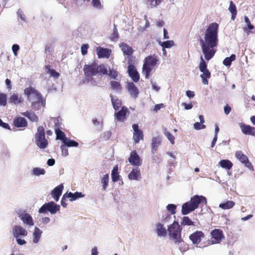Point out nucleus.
<instances>
[{
  "mask_svg": "<svg viewBox=\"0 0 255 255\" xmlns=\"http://www.w3.org/2000/svg\"><path fill=\"white\" fill-rule=\"evenodd\" d=\"M218 23H211L206 30L204 39L200 38L199 40L202 52L207 61L211 59L216 52L217 50L215 48L218 43Z\"/></svg>",
  "mask_w": 255,
  "mask_h": 255,
  "instance_id": "obj_1",
  "label": "nucleus"
},
{
  "mask_svg": "<svg viewBox=\"0 0 255 255\" xmlns=\"http://www.w3.org/2000/svg\"><path fill=\"white\" fill-rule=\"evenodd\" d=\"M207 203L206 198L203 196L194 195L190 200L183 204L182 206L181 212L184 215H187L191 212L198 208L200 204L206 205Z\"/></svg>",
  "mask_w": 255,
  "mask_h": 255,
  "instance_id": "obj_2",
  "label": "nucleus"
},
{
  "mask_svg": "<svg viewBox=\"0 0 255 255\" xmlns=\"http://www.w3.org/2000/svg\"><path fill=\"white\" fill-rule=\"evenodd\" d=\"M83 71L85 75L88 77H92L97 74H108L107 67L104 64H98L94 61L91 64H85L84 66Z\"/></svg>",
  "mask_w": 255,
  "mask_h": 255,
  "instance_id": "obj_3",
  "label": "nucleus"
},
{
  "mask_svg": "<svg viewBox=\"0 0 255 255\" xmlns=\"http://www.w3.org/2000/svg\"><path fill=\"white\" fill-rule=\"evenodd\" d=\"M182 228L177 221L168 226L167 231L170 239L173 240L175 244H178L183 242L181 238Z\"/></svg>",
  "mask_w": 255,
  "mask_h": 255,
  "instance_id": "obj_4",
  "label": "nucleus"
},
{
  "mask_svg": "<svg viewBox=\"0 0 255 255\" xmlns=\"http://www.w3.org/2000/svg\"><path fill=\"white\" fill-rule=\"evenodd\" d=\"M24 94L26 96L27 100L32 102V106L34 108L39 103H42V97L40 92L34 88L30 86L24 90Z\"/></svg>",
  "mask_w": 255,
  "mask_h": 255,
  "instance_id": "obj_5",
  "label": "nucleus"
},
{
  "mask_svg": "<svg viewBox=\"0 0 255 255\" xmlns=\"http://www.w3.org/2000/svg\"><path fill=\"white\" fill-rule=\"evenodd\" d=\"M157 61V56L155 55L148 56L144 59L142 73L144 75L145 79H149L150 73L156 65Z\"/></svg>",
  "mask_w": 255,
  "mask_h": 255,
  "instance_id": "obj_6",
  "label": "nucleus"
},
{
  "mask_svg": "<svg viewBox=\"0 0 255 255\" xmlns=\"http://www.w3.org/2000/svg\"><path fill=\"white\" fill-rule=\"evenodd\" d=\"M35 142L41 149H44L48 144V142L45 138V129L42 126L37 128V132L35 134Z\"/></svg>",
  "mask_w": 255,
  "mask_h": 255,
  "instance_id": "obj_7",
  "label": "nucleus"
},
{
  "mask_svg": "<svg viewBox=\"0 0 255 255\" xmlns=\"http://www.w3.org/2000/svg\"><path fill=\"white\" fill-rule=\"evenodd\" d=\"M27 231L20 225H15L12 228V234L16 238L17 244L19 245H23L26 244L24 240L21 239L20 237H25L27 235Z\"/></svg>",
  "mask_w": 255,
  "mask_h": 255,
  "instance_id": "obj_8",
  "label": "nucleus"
},
{
  "mask_svg": "<svg viewBox=\"0 0 255 255\" xmlns=\"http://www.w3.org/2000/svg\"><path fill=\"white\" fill-rule=\"evenodd\" d=\"M200 71L203 73L200 75L202 83L204 85H208V79L211 78V73L207 69V65L202 56L200 58V62L199 66Z\"/></svg>",
  "mask_w": 255,
  "mask_h": 255,
  "instance_id": "obj_9",
  "label": "nucleus"
},
{
  "mask_svg": "<svg viewBox=\"0 0 255 255\" xmlns=\"http://www.w3.org/2000/svg\"><path fill=\"white\" fill-rule=\"evenodd\" d=\"M60 205L51 201L43 204L39 209L38 212L40 214H45L49 212L51 214H55L60 210Z\"/></svg>",
  "mask_w": 255,
  "mask_h": 255,
  "instance_id": "obj_10",
  "label": "nucleus"
},
{
  "mask_svg": "<svg viewBox=\"0 0 255 255\" xmlns=\"http://www.w3.org/2000/svg\"><path fill=\"white\" fill-rule=\"evenodd\" d=\"M120 47L124 55L127 56L128 58V63H132V59L134 58L132 56L134 50L132 48L125 42H122L120 44Z\"/></svg>",
  "mask_w": 255,
  "mask_h": 255,
  "instance_id": "obj_11",
  "label": "nucleus"
},
{
  "mask_svg": "<svg viewBox=\"0 0 255 255\" xmlns=\"http://www.w3.org/2000/svg\"><path fill=\"white\" fill-rule=\"evenodd\" d=\"M133 129V140L135 144L139 143L140 140H143L144 138V135L143 131L141 129L139 128L137 124H133L132 126Z\"/></svg>",
  "mask_w": 255,
  "mask_h": 255,
  "instance_id": "obj_12",
  "label": "nucleus"
},
{
  "mask_svg": "<svg viewBox=\"0 0 255 255\" xmlns=\"http://www.w3.org/2000/svg\"><path fill=\"white\" fill-rule=\"evenodd\" d=\"M212 238L213 239L212 241L213 244H219L222 240L224 238L223 232L221 229H215L213 230L211 232Z\"/></svg>",
  "mask_w": 255,
  "mask_h": 255,
  "instance_id": "obj_13",
  "label": "nucleus"
},
{
  "mask_svg": "<svg viewBox=\"0 0 255 255\" xmlns=\"http://www.w3.org/2000/svg\"><path fill=\"white\" fill-rule=\"evenodd\" d=\"M128 161L131 165L136 166H140L142 164V160L135 150L131 152L128 158Z\"/></svg>",
  "mask_w": 255,
  "mask_h": 255,
  "instance_id": "obj_14",
  "label": "nucleus"
},
{
  "mask_svg": "<svg viewBox=\"0 0 255 255\" xmlns=\"http://www.w3.org/2000/svg\"><path fill=\"white\" fill-rule=\"evenodd\" d=\"M128 71L129 77L135 82H137L139 80V74L137 71L134 66L129 64L128 67Z\"/></svg>",
  "mask_w": 255,
  "mask_h": 255,
  "instance_id": "obj_15",
  "label": "nucleus"
},
{
  "mask_svg": "<svg viewBox=\"0 0 255 255\" xmlns=\"http://www.w3.org/2000/svg\"><path fill=\"white\" fill-rule=\"evenodd\" d=\"M97 54L99 58L110 57L111 54V50L101 47L100 46L97 48L96 49Z\"/></svg>",
  "mask_w": 255,
  "mask_h": 255,
  "instance_id": "obj_16",
  "label": "nucleus"
},
{
  "mask_svg": "<svg viewBox=\"0 0 255 255\" xmlns=\"http://www.w3.org/2000/svg\"><path fill=\"white\" fill-rule=\"evenodd\" d=\"M235 156L236 158L242 163H244L246 166L249 167L251 166V163L249 161L248 157L244 154L242 151H237L235 153Z\"/></svg>",
  "mask_w": 255,
  "mask_h": 255,
  "instance_id": "obj_17",
  "label": "nucleus"
},
{
  "mask_svg": "<svg viewBox=\"0 0 255 255\" xmlns=\"http://www.w3.org/2000/svg\"><path fill=\"white\" fill-rule=\"evenodd\" d=\"M240 128L242 132L245 134L251 135L255 136V128L246 125L244 123L240 124Z\"/></svg>",
  "mask_w": 255,
  "mask_h": 255,
  "instance_id": "obj_18",
  "label": "nucleus"
},
{
  "mask_svg": "<svg viewBox=\"0 0 255 255\" xmlns=\"http://www.w3.org/2000/svg\"><path fill=\"white\" fill-rule=\"evenodd\" d=\"M204 237V234L202 231H196L190 235L189 239L193 244H198Z\"/></svg>",
  "mask_w": 255,
  "mask_h": 255,
  "instance_id": "obj_19",
  "label": "nucleus"
},
{
  "mask_svg": "<svg viewBox=\"0 0 255 255\" xmlns=\"http://www.w3.org/2000/svg\"><path fill=\"white\" fill-rule=\"evenodd\" d=\"M18 216L24 224L30 226L33 225L32 218L29 214L23 212L19 214Z\"/></svg>",
  "mask_w": 255,
  "mask_h": 255,
  "instance_id": "obj_20",
  "label": "nucleus"
},
{
  "mask_svg": "<svg viewBox=\"0 0 255 255\" xmlns=\"http://www.w3.org/2000/svg\"><path fill=\"white\" fill-rule=\"evenodd\" d=\"M128 111V109L127 107H122L120 111L115 113L116 119L120 122H123L126 119Z\"/></svg>",
  "mask_w": 255,
  "mask_h": 255,
  "instance_id": "obj_21",
  "label": "nucleus"
},
{
  "mask_svg": "<svg viewBox=\"0 0 255 255\" xmlns=\"http://www.w3.org/2000/svg\"><path fill=\"white\" fill-rule=\"evenodd\" d=\"M63 188V185L62 184H60L51 191V195L56 201H58L59 200Z\"/></svg>",
  "mask_w": 255,
  "mask_h": 255,
  "instance_id": "obj_22",
  "label": "nucleus"
},
{
  "mask_svg": "<svg viewBox=\"0 0 255 255\" xmlns=\"http://www.w3.org/2000/svg\"><path fill=\"white\" fill-rule=\"evenodd\" d=\"M13 125L18 128H25L27 126V123L24 118L16 117L13 121Z\"/></svg>",
  "mask_w": 255,
  "mask_h": 255,
  "instance_id": "obj_23",
  "label": "nucleus"
},
{
  "mask_svg": "<svg viewBox=\"0 0 255 255\" xmlns=\"http://www.w3.org/2000/svg\"><path fill=\"white\" fill-rule=\"evenodd\" d=\"M128 89L132 97L136 98L138 96L139 91L133 83L129 82L128 84Z\"/></svg>",
  "mask_w": 255,
  "mask_h": 255,
  "instance_id": "obj_24",
  "label": "nucleus"
},
{
  "mask_svg": "<svg viewBox=\"0 0 255 255\" xmlns=\"http://www.w3.org/2000/svg\"><path fill=\"white\" fill-rule=\"evenodd\" d=\"M128 177L130 180H138L141 178V174L139 168H133L128 175Z\"/></svg>",
  "mask_w": 255,
  "mask_h": 255,
  "instance_id": "obj_25",
  "label": "nucleus"
},
{
  "mask_svg": "<svg viewBox=\"0 0 255 255\" xmlns=\"http://www.w3.org/2000/svg\"><path fill=\"white\" fill-rule=\"evenodd\" d=\"M156 232L158 236L165 237L167 234V231L163 224L158 223L156 224Z\"/></svg>",
  "mask_w": 255,
  "mask_h": 255,
  "instance_id": "obj_26",
  "label": "nucleus"
},
{
  "mask_svg": "<svg viewBox=\"0 0 255 255\" xmlns=\"http://www.w3.org/2000/svg\"><path fill=\"white\" fill-rule=\"evenodd\" d=\"M9 102L15 105L20 104L22 102L23 99L21 96L18 94H13L9 99Z\"/></svg>",
  "mask_w": 255,
  "mask_h": 255,
  "instance_id": "obj_27",
  "label": "nucleus"
},
{
  "mask_svg": "<svg viewBox=\"0 0 255 255\" xmlns=\"http://www.w3.org/2000/svg\"><path fill=\"white\" fill-rule=\"evenodd\" d=\"M219 164L222 168L227 170L231 169L233 166L232 162L228 159L221 160Z\"/></svg>",
  "mask_w": 255,
  "mask_h": 255,
  "instance_id": "obj_28",
  "label": "nucleus"
},
{
  "mask_svg": "<svg viewBox=\"0 0 255 255\" xmlns=\"http://www.w3.org/2000/svg\"><path fill=\"white\" fill-rule=\"evenodd\" d=\"M228 10L232 14L231 19L234 20L237 14V10L235 4L232 0L230 1V5Z\"/></svg>",
  "mask_w": 255,
  "mask_h": 255,
  "instance_id": "obj_29",
  "label": "nucleus"
},
{
  "mask_svg": "<svg viewBox=\"0 0 255 255\" xmlns=\"http://www.w3.org/2000/svg\"><path fill=\"white\" fill-rule=\"evenodd\" d=\"M23 116L28 118L31 122H37L38 121V118L33 112H26L22 114Z\"/></svg>",
  "mask_w": 255,
  "mask_h": 255,
  "instance_id": "obj_30",
  "label": "nucleus"
},
{
  "mask_svg": "<svg viewBox=\"0 0 255 255\" xmlns=\"http://www.w3.org/2000/svg\"><path fill=\"white\" fill-rule=\"evenodd\" d=\"M112 179L113 182H117L120 179V175L118 172V165L114 167L111 173Z\"/></svg>",
  "mask_w": 255,
  "mask_h": 255,
  "instance_id": "obj_31",
  "label": "nucleus"
},
{
  "mask_svg": "<svg viewBox=\"0 0 255 255\" xmlns=\"http://www.w3.org/2000/svg\"><path fill=\"white\" fill-rule=\"evenodd\" d=\"M45 70L47 73L50 74L51 77H53L57 79L59 76V73L56 72L54 69H51V66L50 65L45 66Z\"/></svg>",
  "mask_w": 255,
  "mask_h": 255,
  "instance_id": "obj_32",
  "label": "nucleus"
},
{
  "mask_svg": "<svg viewBox=\"0 0 255 255\" xmlns=\"http://www.w3.org/2000/svg\"><path fill=\"white\" fill-rule=\"evenodd\" d=\"M235 205V203L232 201H227L226 202L220 204L219 207L224 209H230L232 208Z\"/></svg>",
  "mask_w": 255,
  "mask_h": 255,
  "instance_id": "obj_33",
  "label": "nucleus"
},
{
  "mask_svg": "<svg viewBox=\"0 0 255 255\" xmlns=\"http://www.w3.org/2000/svg\"><path fill=\"white\" fill-rule=\"evenodd\" d=\"M67 198H70V200L73 201L76 200L77 199L82 197L83 196L82 193L76 192L75 193L69 192V193H66Z\"/></svg>",
  "mask_w": 255,
  "mask_h": 255,
  "instance_id": "obj_34",
  "label": "nucleus"
},
{
  "mask_svg": "<svg viewBox=\"0 0 255 255\" xmlns=\"http://www.w3.org/2000/svg\"><path fill=\"white\" fill-rule=\"evenodd\" d=\"M63 143L67 147H77L79 145V143L77 141L67 137L64 139Z\"/></svg>",
  "mask_w": 255,
  "mask_h": 255,
  "instance_id": "obj_35",
  "label": "nucleus"
},
{
  "mask_svg": "<svg viewBox=\"0 0 255 255\" xmlns=\"http://www.w3.org/2000/svg\"><path fill=\"white\" fill-rule=\"evenodd\" d=\"M109 180V176L108 174L104 175L102 178H101V182L103 186V190H106L108 186Z\"/></svg>",
  "mask_w": 255,
  "mask_h": 255,
  "instance_id": "obj_36",
  "label": "nucleus"
},
{
  "mask_svg": "<svg viewBox=\"0 0 255 255\" xmlns=\"http://www.w3.org/2000/svg\"><path fill=\"white\" fill-rule=\"evenodd\" d=\"M42 232L40 230L37 228L35 227L34 229V231L33 233V242L34 243H37L39 240V239L41 236V234Z\"/></svg>",
  "mask_w": 255,
  "mask_h": 255,
  "instance_id": "obj_37",
  "label": "nucleus"
},
{
  "mask_svg": "<svg viewBox=\"0 0 255 255\" xmlns=\"http://www.w3.org/2000/svg\"><path fill=\"white\" fill-rule=\"evenodd\" d=\"M160 140L158 137H153L151 142L152 151H156L158 146L160 144Z\"/></svg>",
  "mask_w": 255,
  "mask_h": 255,
  "instance_id": "obj_38",
  "label": "nucleus"
},
{
  "mask_svg": "<svg viewBox=\"0 0 255 255\" xmlns=\"http://www.w3.org/2000/svg\"><path fill=\"white\" fill-rule=\"evenodd\" d=\"M111 97L112 98V99H111L112 103V104H113V107H114V109L116 111L118 110L122 106V102H121V101L119 100V99H114L112 95H111Z\"/></svg>",
  "mask_w": 255,
  "mask_h": 255,
  "instance_id": "obj_39",
  "label": "nucleus"
},
{
  "mask_svg": "<svg viewBox=\"0 0 255 255\" xmlns=\"http://www.w3.org/2000/svg\"><path fill=\"white\" fill-rule=\"evenodd\" d=\"M236 59V55L232 54L230 57H226L223 60V64L226 66L231 65L232 62L234 61Z\"/></svg>",
  "mask_w": 255,
  "mask_h": 255,
  "instance_id": "obj_40",
  "label": "nucleus"
},
{
  "mask_svg": "<svg viewBox=\"0 0 255 255\" xmlns=\"http://www.w3.org/2000/svg\"><path fill=\"white\" fill-rule=\"evenodd\" d=\"M119 38V33L118 31V29L117 28V26L116 24L114 25L113 32L111 34L110 36V38L111 40L114 41L117 40Z\"/></svg>",
  "mask_w": 255,
  "mask_h": 255,
  "instance_id": "obj_41",
  "label": "nucleus"
},
{
  "mask_svg": "<svg viewBox=\"0 0 255 255\" xmlns=\"http://www.w3.org/2000/svg\"><path fill=\"white\" fill-rule=\"evenodd\" d=\"M111 88L113 90L120 91L122 90V86L119 82L116 81H111L110 82Z\"/></svg>",
  "mask_w": 255,
  "mask_h": 255,
  "instance_id": "obj_42",
  "label": "nucleus"
},
{
  "mask_svg": "<svg viewBox=\"0 0 255 255\" xmlns=\"http://www.w3.org/2000/svg\"><path fill=\"white\" fill-rule=\"evenodd\" d=\"M174 43L173 41L172 40H167L164 42H163L160 44V45L162 46L163 48V51H165V48H170L172 46L174 45Z\"/></svg>",
  "mask_w": 255,
  "mask_h": 255,
  "instance_id": "obj_43",
  "label": "nucleus"
},
{
  "mask_svg": "<svg viewBox=\"0 0 255 255\" xmlns=\"http://www.w3.org/2000/svg\"><path fill=\"white\" fill-rule=\"evenodd\" d=\"M55 132L56 134V139L62 140L63 141L64 139L67 138L64 132L61 129H56L55 130Z\"/></svg>",
  "mask_w": 255,
  "mask_h": 255,
  "instance_id": "obj_44",
  "label": "nucleus"
},
{
  "mask_svg": "<svg viewBox=\"0 0 255 255\" xmlns=\"http://www.w3.org/2000/svg\"><path fill=\"white\" fill-rule=\"evenodd\" d=\"M181 224L183 225L191 226L193 225V222H192L188 217H184L182 219Z\"/></svg>",
  "mask_w": 255,
  "mask_h": 255,
  "instance_id": "obj_45",
  "label": "nucleus"
},
{
  "mask_svg": "<svg viewBox=\"0 0 255 255\" xmlns=\"http://www.w3.org/2000/svg\"><path fill=\"white\" fill-rule=\"evenodd\" d=\"M109 73H108V74L110 77L113 78L114 80H118V71L113 70V69H110L109 71Z\"/></svg>",
  "mask_w": 255,
  "mask_h": 255,
  "instance_id": "obj_46",
  "label": "nucleus"
},
{
  "mask_svg": "<svg viewBox=\"0 0 255 255\" xmlns=\"http://www.w3.org/2000/svg\"><path fill=\"white\" fill-rule=\"evenodd\" d=\"M33 172L34 175L39 176L40 175H44L45 173V171L43 168L36 167L33 169Z\"/></svg>",
  "mask_w": 255,
  "mask_h": 255,
  "instance_id": "obj_47",
  "label": "nucleus"
},
{
  "mask_svg": "<svg viewBox=\"0 0 255 255\" xmlns=\"http://www.w3.org/2000/svg\"><path fill=\"white\" fill-rule=\"evenodd\" d=\"M167 210L171 214L173 215L176 213V206L174 204H168L167 207Z\"/></svg>",
  "mask_w": 255,
  "mask_h": 255,
  "instance_id": "obj_48",
  "label": "nucleus"
},
{
  "mask_svg": "<svg viewBox=\"0 0 255 255\" xmlns=\"http://www.w3.org/2000/svg\"><path fill=\"white\" fill-rule=\"evenodd\" d=\"M147 2L149 3L152 7H156L159 5L162 0H146Z\"/></svg>",
  "mask_w": 255,
  "mask_h": 255,
  "instance_id": "obj_49",
  "label": "nucleus"
},
{
  "mask_svg": "<svg viewBox=\"0 0 255 255\" xmlns=\"http://www.w3.org/2000/svg\"><path fill=\"white\" fill-rule=\"evenodd\" d=\"M6 104V96L5 94H0V105L5 106Z\"/></svg>",
  "mask_w": 255,
  "mask_h": 255,
  "instance_id": "obj_50",
  "label": "nucleus"
},
{
  "mask_svg": "<svg viewBox=\"0 0 255 255\" xmlns=\"http://www.w3.org/2000/svg\"><path fill=\"white\" fill-rule=\"evenodd\" d=\"M165 134L171 143L174 144L175 139L174 136L169 131L165 132Z\"/></svg>",
  "mask_w": 255,
  "mask_h": 255,
  "instance_id": "obj_51",
  "label": "nucleus"
},
{
  "mask_svg": "<svg viewBox=\"0 0 255 255\" xmlns=\"http://www.w3.org/2000/svg\"><path fill=\"white\" fill-rule=\"evenodd\" d=\"M61 149L62 150V155L66 156L68 155V149L67 146L65 144H63L61 146Z\"/></svg>",
  "mask_w": 255,
  "mask_h": 255,
  "instance_id": "obj_52",
  "label": "nucleus"
},
{
  "mask_svg": "<svg viewBox=\"0 0 255 255\" xmlns=\"http://www.w3.org/2000/svg\"><path fill=\"white\" fill-rule=\"evenodd\" d=\"M205 125L201 123L196 122L194 124V128L196 130L204 129L205 128Z\"/></svg>",
  "mask_w": 255,
  "mask_h": 255,
  "instance_id": "obj_53",
  "label": "nucleus"
},
{
  "mask_svg": "<svg viewBox=\"0 0 255 255\" xmlns=\"http://www.w3.org/2000/svg\"><path fill=\"white\" fill-rule=\"evenodd\" d=\"M92 5L94 7L101 9L102 7V6L101 3V1L100 0H92Z\"/></svg>",
  "mask_w": 255,
  "mask_h": 255,
  "instance_id": "obj_54",
  "label": "nucleus"
},
{
  "mask_svg": "<svg viewBox=\"0 0 255 255\" xmlns=\"http://www.w3.org/2000/svg\"><path fill=\"white\" fill-rule=\"evenodd\" d=\"M89 45L88 44H83L81 46V53L83 55H85L87 54Z\"/></svg>",
  "mask_w": 255,
  "mask_h": 255,
  "instance_id": "obj_55",
  "label": "nucleus"
},
{
  "mask_svg": "<svg viewBox=\"0 0 255 255\" xmlns=\"http://www.w3.org/2000/svg\"><path fill=\"white\" fill-rule=\"evenodd\" d=\"M245 21L248 25V27L249 30H252L254 28V25L251 24V21L248 16H245Z\"/></svg>",
  "mask_w": 255,
  "mask_h": 255,
  "instance_id": "obj_56",
  "label": "nucleus"
},
{
  "mask_svg": "<svg viewBox=\"0 0 255 255\" xmlns=\"http://www.w3.org/2000/svg\"><path fill=\"white\" fill-rule=\"evenodd\" d=\"M0 126L4 128L10 129V128L9 125L7 123L3 122V121L0 119Z\"/></svg>",
  "mask_w": 255,
  "mask_h": 255,
  "instance_id": "obj_57",
  "label": "nucleus"
},
{
  "mask_svg": "<svg viewBox=\"0 0 255 255\" xmlns=\"http://www.w3.org/2000/svg\"><path fill=\"white\" fill-rule=\"evenodd\" d=\"M19 49V46L17 44H13L12 46V51L15 55H17V51Z\"/></svg>",
  "mask_w": 255,
  "mask_h": 255,
  "instance_id": "obj_58",
  "label": "nucleus"
},
{
  "mask_svg": "<svg viewBox=\"0 0 255 255\" xmlns=\"http://www.w3.org/2000/svg\"><path fill=\"white\" fill-rule=\"evenodd\" d=\"M66 198H67L66 196V194H65L63 195L61 201V205L64 208L66 207L67 205V204L66 203Z\"/></svg>",
  "mask_w": 255,
  "mask_h": 255,
  "instance_id": "obj_59",
  "label": "nucleus"
},
{
  "mask_svg": "<svg viewBox=\"0 0 255 255\" xmlns=\"http://www.w3.org/2000/svg\"><path fill=\"white\" fill-rule=\"evenodd\" d=\"M182 106H183L186 110L191 109L193 107V105L191 103L187 104L186 103H182Z\"/></svg>",
  "mask_w": 255,
  "mask_h": 255,
  "instance_id": "obj_60",
  "label": "nucleus"
},
{
  "mask_svg": "<svg viewBox=\"0 0 255 255\" xmlns=\"http://www.w3.org/2000/svg\"><path fill=\"white\" fill-rule=\"evenodd\" d=\"M186 96L189 98H192L195 96V94L193 91H191L190 90H187L186 92Z\"/></svg>",
  "mask_w": 255,
  "mask_h": 255,
  "instance_id": "obj_61",
  "label": "nucleus"
},
{
  "mask_svg": "<svg viewBox=\"0 0 255 255\" xmlns=\"http://www.w3.org/2000/svg\"><path fill=\"white\" fill-rule=\"evenodd\" d=\"M231 111V108L227 105L224 107V112L226 115H228Z\"/></svg>",
  "mask_w": 255,
  "mask_h": 255,
  "instance_id": "obj_62",
  "label": "nucleus"
},
{
  "mask_svg": "<svg viewBox=\"0 0 255 255\" xmlns=\"http://www.w3.org/2000/svg\"><path fill=\"white\" fill-rule=\"evenodd\" d=\"M163 106L164 105L163 104H157L154 106L153 111L156 112L158 111H159L161 108H163Z\"/></svg>",
  "mask_w": 255,
  "mask_h": 255,
  "instance_id": "obj_63",
  "label": "nucleus"
},
{
  "mask_svg": "<svg viewBox=\"0 0 255 255\" xmlns=\"http://www.w3.org/2000/svg\"><path fill=\"white\" fill-rule=\"evenodd\" d=\"M98 252L97 248L96 247H94L92 248L91 251V255H98Z\"/></svg>",
  "mask_w": 255,
  "mask_h": 255,
  "instance_id": "obj_64",
  "label": "nucleus"
}]
</instances>
